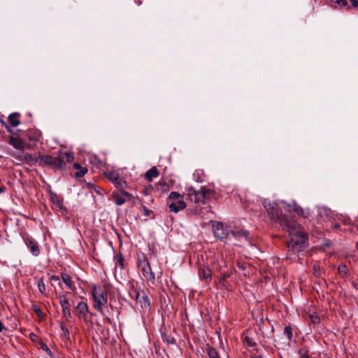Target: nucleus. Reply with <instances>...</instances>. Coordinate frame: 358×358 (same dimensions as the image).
Segmentation results:
<instances>
[{"label":"nucleus","mask_w":358,"mask_h":358,"mask_svg":"<svg viewBox=\"0 0 358 358\" xmlns=\"http://www.w3.org/2000/svg\"><path fill=\"white\" fill-rule=\"evenodd\" d=\"M5 190V187H0V194L3 193Z\"/></svg>","instance_id":"obj_40"},{"label":"nucleus","mask_w":358,"mask_h":358,"mask_svg":"<svg viewBox=\"0 0 358 358\" xmlns=\"http://www.w3.org/2000/svg\"><path fill=\"white\" fill-rule=\"evenodd\" d=\"M76 310L78 312V317L80 319H83L85 321L87 320V313L88 311L87 304L84 301H80L78 303L77 306L76 307Z\"/></svg>","instance_id":"obj_14"},{"label":"nucleus","mask_w":358,"mask_h":358,"mask_svg":"<svg viewBox=\"0 0 358 358\" xmlns=\"http://www.w3.org/2000/svg\"><path fill=\"white\" fill-rule=\"evenodd\" d=\"M245 341L249 346L254 345V342H252L248 337H245Z\"/></svg>","instance_id":"obj_35"},{"label":"nucleus","mask_w":358,"mask_h":358,"mask_svg":"<svg viewBox=\"0 0 358 358\" xmlns=\"http://www.w3.org/2000/svg\"><path fill=\"white\" fill-rule=\"evenodd\" d=\"M37 286H38L39 292L41 294H44L45 292V290H46L45 285L44 283V281H43V278L38 279V280H37Z\"/></svg>","instance_id":"obj_25"},{"label":"nucleus","mask_w":358,"mask_h":358,"mask_svg":"<svg viewBox=\"0 0 358 358\" xmlns=\"http://www.w3.org/2000/svg\"><path fill=\"white\" fill-rule=\"evenodd\" d=\"M19 114L17 113H13L8 116V121L12 127H17L20 124L18 120Z\"/></svg>","instance_id":"obj_18"},{"label":"nucleus","mask_w":358,"mask_h":358,"mask_svg":"<svg viewBox=\"0 0 358 358\" xmlns=\"http://www.w3.org/2000/svg\"><path fill=\"white\" fill-rule=\"evenodd\" d=\"M74 156L71 152H60L57 157H53L52 166L57 169L63 170L65 169L67 163L71 162Z\"/></svg>","instance_id":"obj_5"},{"label":"nucleus","mask_w":358,"mask_h":358,"mask_svg":"<svg viewBox=\"0 0 358 358\" xmlns=\"http://www.w3.org/2000/svg\"><path fill=\"white\" fill-rule=\"evenodd\" d=\"M3 329V325L2 322H0V332L2 331Z\"/></svg>","instance_id":"obj_42"},{"label":"nucleus","mask_w":358,"mask_h":358,"mask_svg":"<svg viewBox=\"0 0 358 358\" xmlns=\"http://www.w3.org/2000/svg\"><path fill=\"white\" fill-rule=\"evenodd\" d=\"M348 268L344 264H341L338 267V271L341 275H345L348 273Z\"/></svg>","instance_id":"obj_30"},{"label":"nucleus","mask_w":358,"mask_h":358,"mask_svg":"<svg viewBox=\"0 0 358 358\" xmlns=\"http://www.w3.org/2000/svg\"><path fill=\"white\" fill-rule=\"evenodd\" d=\"M285 208L288 211L293 210L297 215L302 216L303 217H308L310 213L308 209H303L301 206H299L295 201L293 203L287 204L285 206Z\"/></svg>","instance_id":"obj_10"},{"label":"nucleus","mask_w":358,"mask_h":358,"mask_svg":"<svg viewBox=\"0 0 358 358\" xmlns=\"http://www.w3.org/2000/svg\"><path fill=\"white\" fill-rule=\"evenodd\" d=\"M50 280L51 281H55V282H58V281H59V278L58 276H56V275H52L50 277Z\"/></svg>","instance_id":"obj_36"},{"label":"nucleus","mask_w":358,"mask_h":358,"mask_svg":"<svg viewBox=\"0 0 358 358\" xmlns=\"http://www.w3.org/2000/svg\"><path fill=\"white\" fill-rule=\"evenodd\" d=\"M353 7H358V0H350Z\"/></svg>","instance_id":"obj_34"},{"label":"nucleus","mask_w":358,"mask_h":358,"mask_svg":"<svg viewBox=\"0 0 358 358\" xmlns=\"http://www.w3.org/2000/svg\"><path fill=\"white\" fill-rule=\"evenodd\" d=\"M313 274L315 276L317 277L320 275V269L319 266L315 265L313 266Z\"/></svg>","instance_id":"obj_32"},{"label":"nucleus","mask_w":358,"mask_h":358,"mask_svg":"<svg viewBox=\"0 0 358 358\" xmlns=\"http://www.w3.org/2000/svg\"><path fill=\"white\" fill-rule=\"evenodd\" d=\"M134 296L136 301L140 303L142 308H148L150 306V301L148 296L143 292L134 291Z\"/></svg>","instance_id":"obj_12"},{"label":"nucleus","mask_w":358,"mask_h":358,"mask_svg":"<svg viewBox=\"0 0 358 358\" xmlns=\"http://www.w3.org/2000/svg\"><path fill=\"white\" fill-rule=\"evenodd\" d=\"M310 317H311V321H312L313 323H314V324L320 323V317H318L317 315H315V316L314 315H311Z\"/></svg>","instance_id":"obj_33"},{"label":"nucleus","mask_w":358,"mask_h":358,"mask_svg":"<svg viewBox=\"0 0 358 358\" xmlns=\"http://www.w3.org/2000/svg\"><path fill=\"white\" fill-rule=\"evenodd\" d=\"M53 157L51 155H41L39 157V161L46 165L52 166Z\"/></svg>","instance_id":"obj_20"},{"label":"nucleus","mask_w":358,"mask_h":358,"mask_svg":"<svg viewBox=\"0 0 358 358\" xmlns=\"http://www.w3.org/2000/svg\"><path fill=\"white\" fill-rule=\"evenodd\" d=\"M106 320L108 321V322L111 324V320L109 317H106Z\"/></svg>","instance_id":"obj_43"},{"label":"nucleus","mask_w":358,"mask_h":358,"mask_svg":"<svg viewBox=\"0 0 358 358\" xmlns=\"http://www.w3.org/2000/svg\"><path fill=\"white\" fill-rule=\"evenodd\" d=\"M108 180L115 184L117 189H124L127 187L126 181L116 172L108 171L105 173Z\"/></svg>","instance_id":"obj_7"},{"label":"nucleus","mask_w":358,"mask_h":358,"mask_svg":"<svg viewBox=\"0 0 358 358\" xmlns=\"http://www.w3.org/2000/svg\"><path fill=\"white\" fill-rule=\"evenodd\" d=\"M335 8H341L347 5V0H329Z\"/></svg>","instance_id":"obj_24"},{"label":"nucleus","mask_w":358,"mask_h":358,"mask_svg":"<svg viewBox=\"0 0 358 358\" xmlns=\"http://www.w3.org/2000/svg\"><path fill=\"white\" fill-rule=\"evenodd\" d=\"M213 195V190L205 187H202L199 191L192 187L187 189V196L194 203H204L206 200L210 199Z\"/></svg>","instance_id":"obj_3"},{"label":"nucleus","mask_w":358,"mask_h":358,"mask_svg":"<svg viewBox=\"0 0 358 358\" xmlns=\"http://www.w3.org/2000/svg\"><path fill=\"white\" fill-rule=\"evenodd\" d=\"M214 235L215 237L223 240L229 236V231L227 227L222 222H215L213 224Z\"/></svg>","instance_id":"obj_9"},{"label":"nucleus","mask_w":358,"mask_h":358,"mask_svg":"<svg viewBox=\"0 0 358 358\" xmlns=\"http://www.w3.org/2000/svg\"><path fill=\"white\" fill-rule=\"evenodd\" d=\"M263 205L270 218L278 222L282 229L289 233L290 241L287 243L288 250L296 253L305 248L307 237L301 226L291 217L282 215L275 202L264 199Z\"/></svg>","instance_id":"obj_1"},{"label":"nucleus","mask_w":358,"mask_h":358,"mask_svg":"<svg viewBox=\"0 0 358 358\" xmlns=\"http://www.w3.org/2000/svg\"><path fill=\"white\" fill-rule=\"evenodd\" d=\"M231 234L238 239L249 240V231L244 229L233 230Z\"/></svg>","instance_id":"obj_15"},{"label":"nucleus","mask_w":358,"mask_h":358,"mask_svg":"<svg viewBox=\"0 0 358 358\" xmlns=\"http://www.w3.org/2000/svg\"><path fill=\"white\" fill-rule=\"evenodd\" d=\"M30 338H31V339L34 340L36 338V335L34 333H31Z\"/></svg>","instance_id":"obj_37"},{"label":"nucleus","mask_w":358,"mask_h":358,"mask_svg":"<svg viewBox=\"0 0 358 358\" xmlns=\"http://www.w3.org/2000/svg\"><path fill=\"white\" fill-rule=\"evenodd\" d=\"M9 143L11 145L13 148L16 149H23L24 148V142L22 139L10 136L9 138Z\"/></svg>","instance_id":"obj_16"},{"label":"nucleus","mask_w":358,"mask_h":358,"mask_svg":"<svg viewBox=\"0 0 358 358\" xmlns=\"http://www.w3.org/2000/svg\"><path fill=\"white\" fill-rule=\"evenodd\" d=\"M200 278L205 280H209L211 279V272L208 268H203L199 271Z\"/></svg>","instance_id":"obj_21"},{"label":"nucleus","mask_w":358,"mask_h":358,"mask_svg":"<svg viewBox=\"0 0 358 358\" xmlns=\"http://www.w3.org/2000/svg\"><path fill=\"white\" fill-rule=\"evenodd\" d=\"M60 327L62 331V335L67 338H69L70 334L68 329L64 326L63 323L60 324Z\"/></svg>","instance_id":"obj_31"},{"label":"nucleus","mask_w":358,"mask_h":358,"mask_svg":"<svg viewBox=\"0 0 358 358\" xmlns=\"http://www.w3.org/2000/svg\"><path fill=\"white\" fill-rule=\"evenodd\" d=\"M284 334L287 336V339L290 341L292 338V331L289 326H286L284 329Z\"/></svg>","instance_id":"obj_29"},{"label":"nucleus","mask_w":358,"mask_h":358,"mask_svg":"<svg viewBox=\"0 0 358 358\" xmlns=\"http://www.w3.org/2000/svg\"><path fill=\"white\" fill-rule=\"evenodd\" d=\"M252 358H260V357H252Z\"/></svg>","instance_id":"obj_44"},{"label":"nucleus","mask_w":358,"mask_h":358,"mask_svg":"<svg viewBox=\"0 0 358 358\" xmlns=\"http://www.w3.org/2000/svg\"><path fill=\"white\" fill-rule=\"evenodd\" d=\"M22 158L29 164H34L38 162V159L29 153L23 154Z\"/></svg>","instance_id":"obj_19"},{"label":"nucleus","mask_w":358,"mask_h":358,"mask_svg":"<svg viewBox=\"0 0 358 358\" xmlns=\"http://www.w3.org/2000/svg\"><path fill=\"white\" fill-rule=\"evenodd\" d=\"M92 297L93 301V308L101 313L102 315L106 316L103 312V307L108 303L107 292L95 285L92 286Z\"/></svg>","instance_id":"obj_2"},{"label":"nucleus","mask_w":358,"mask_h":358,"mask_svg":"<svg viewBox=\"0 0 358 358\" xmlns=\"http://www.w3.org/2000/svg\"><path fill=\"white\" fill-rule=\"evenodd\" d=\"M57 206H58L59 208H62V203L59 201H57L56 203Z\"/></svg>","instance_id":"obj_41"},{"label":"nucleus","mask_w":358,"mask_h":358,"mask_svg":"<svg viewBox=\"0 0 358 358\" xmlns=\"http://www.w3.org/2000/svg\"><path fill=\"white\" fill-rule=\"evenodd\" d=\"M168 342L170 343H175L176 341L173 338H171L170 340H168Z\"/></svg>","instance_id":"obj_39"},{"label":"nucleus","mask_w":358,"mask_h":358,"mask_svg":"<svg viewBox=\"0 0 358 358\" xmlns=\"http://www.w3.org/2000/svg\"><path fill=\"white\" fill-rule=\"evenodd\" d=\"M62 280L68 286L69 289H73L71 278L70 277L69 275L66 273H63L62 275Z\"/></svg>","instance_id":"obj_22"},{"label":"nucleus","mask_w":358,"mask_h":358,"mask_svg":"<svg viewBox=\"0 0 358 358\" xmlns=\"http://www.w3.org/2000/svg\"><path fill=\"white\" fill-rule=\"evenodd\" d=\"M159 176V171L156 166L152 167L148 170L145 175V179L148 181H152L154 178H157Z\"/></svg>","instance_id":"obj_17"},{"label":"nucleus","mask_w":358,"mask_h":358,"mask_svg":"<svg viewBox=\"0 0 358 358\" xmlns=\"http://www.w3.org/2000/svg\"><path fill=\"white\" fill-rule=\"evenodd\" d=\"M208 355L209 358H220L217 352L213 348H208Z\"/></svg>","instance_id":"obj_26"},{"label":"nucleus","mask_w":358,"mask_h":358,"mask_svg":"<svg viewBox=\"0 0 358 358\" xmlns=\"http://www.w3.org/2000/svg\"><path fill=\"white\" fill-rule=\"evenodd\" d=\"M115 260L116 262V265L120 266V268H122L124 266V258L121 254H117L115 257Z\"/></svg>","instance_id":"obj_27"},{"label":"nucleus","mask_w":358,"mask_h":358,"mask_svg":"<svg viewBox=\"0 0 358 358\" xmlns=\"http://www.w3.org/2000/svg\"><path fill=\"white\" fill-rule=\"evenodd\" d=\"M24 240L26 245L30 249L33 255L38 256L40 253L38 243L29 236L24 237Z\"/></svg>","instance_id":"obj_13"},{"label":"nucleus","mask_w":358,"mask_h":358,"mask_svg":"<svg viewBox=\"0 0 358 358\" xmlns=\"http://www.w3.org/2000/svg\"><path fill=\"white\" fill-rule=\"evenodd\" d=\"M113 199L116 205L121 206L127 201L133 200L134 196L124 189H118L117 192L113 194Z\"/></svg>","instance_id":"obj_8"},{"label":"nucleus","mask_w":358,"mask_h":358,"mask_svg":"<svg viewBox=\"0 0 358 358\" xmlns=\"http://www.w3.org/2000/svg\"><path fill=\"white\" fill-rule=\"evenodd\" d=\"M138 267L141 269L143 276L148 281H154L155 275L154 272L152 271L150 262L145 256H143L142 259H139L138 262Z\"/></svg>","instance_id":"obj_6"},{"label":"nucleus","mask_w":358,"mask_h":358,"mask_svg":"<svg viewBox=\"0 0 358 358\" xmlns=\"http://www.w3.org/2000/svg\"><path fill=\"white\" fill-rule=\"evenodd\" d=\"M73 167L78 170V171L76 173V177H82L85 175V173H86V169L85 168H82L79 164L78 163H74L73 164Z\"/></svg>","instance_id":"obj_23"},{"label":"nucleus","mask_w":358,"mask_h":358,"mask_svg":"<svg viewBox=\"0 0 358 358\" xmlns=\"http://www.w3.org/2000/svg\"><path fill=\"white\" fill-rule=\"evenodd\" d=\"M59 303L62 308L63 316L66 320H69L71 318V313L69 300L65 296H59Z\"/></svg>","instance_id":"obj_11"},{"label":"nucleus","mask_w":358,"mask_h":358,"mask_svg":"<svg viewBox=\"0 0 358 358\" xmlns=\"http://www.w3.org/2000/svg\"><path fill=\"white\" fill-rule=\"evenodd\" d=\"M2 124H5L6 128L7 129L8 131H9V132H11V131H12V130L9 128V127H8V126H7V125L6 124V123H5L3 121H2Z\"/></svg>","instance_id":"obj_38"},{"label":"nucleus","mask_w":358,"mask_h":358,"mask_svg":"<svg viewBox=\"0 0 358 358\" xmlns=\"http://www.w3.org/2000/svg\"><path fill=\"white\" fill-rule=\"evenodd\" d=\"M169 207L170 210L174 213H178L186 207V203L183 197L178 192H172L169 196Z\"/></svg>","instance_id":"obj_4"},{"label":"nucleus","mask_w":358,"mask_h":358,"mask_svg":"<svg viewBox=\"0 0 358 358\" xmlns=\"http://www.w3.org/2000/svg\"><path fill=\"white\" fill-rule=\"evenodd\" d=\"M32 310L35 312V313L38 315V317L40 318V319H43L44 317H45V315L43 314V313L41 311V310L40 309L39 307H38L36 305H33L32 306Z\"/></svg>","instance_id":"obj_28"}]
</instances>
